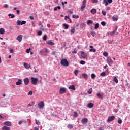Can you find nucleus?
<instances>
[{
  "label": "nucleus",
  "instance_id": "nucleus-57",
  "mask_svg": "<svg viewBox=\"0 0 130 130\" xmlns=\"http://www.w3.org/2000/svg\"><path fill=\"white\" fill-rule=\"evenodd\" d=\"M29 19H30V20H34V17L30 16Z\"/></svg>",
  "mask_w": 130,
  "mask_h": 130
},
{
  "label": "nucleus",
  "instance_id": "nucleus-17",
  "mask_svg": "<svg viewBox=\"0 0 130 130\" xmlns=\"http://www.w3.org/2000/svg\"><path fill=\"white\" fill-rule=\"evenodd\" d=\"M69 89L70 90H73L74 91H75L76 90V87H75V85H72L69 87Z\"/></svg>",
  "mask_w": 130,
  "mask_h": 130
},
{
  "label": "nucleus",
  "instance_id": "nucleus-54",
  "mask_svg": "<svg viewBox=\"0 0 130 130\" xmlns=\"http://www.w3.org/2000/svg\"><path fill=\"white\" fill-rule=\"evenodd\" d=\"M25 24H26V21L23 20L21 22V25H25Z\"/></svg>",
  "mask_w": 130,
  "mask_h": 130
},
{
  "label": "nucleus",
  "instance_id": "nucleus-1",
  "mask_svg": "<svg viewBox=\"0 0 130 130\" xmlns=\"http://www.w3.org/2000/svg\"><path fill=\"white\" fill-rule=\"evenodd\" d=\"M61 64L63 67H69V61L66 59H63L61 60Z\"/></svg>",
  "mask_w": 130,
  "mask_h": 130
},
{
  "label": "nucleus",
  "instance_id": "nucleus-3",
  "mask_svg": "<svg viewBox=\"0 0 130 130\" xmlns=\"http://www.w3.org/2000/svg\"><path fill=\"white\" fill-rule=\"evenodd\" d=\"M38 107L40 109H42V108H44V102L41 101L38 104Z\"/></svg>",
  "mask_w": 130,
  "mask_h": 130
},
{
  "label": "nucleus",
  "instance_id": "nucleus-47",
  "mask_svg": "<svg viewBox=\"0 0 130 130\" xmlns=\"http://www.w3.org/2000/svg\"><path fill=\"white\" fill-rule=\"evenodd\" d=\"M103 56H108V53H107V52H105L103 53Z\"/></svg>",
  "mask_w": 130,
  "mask_h": 130
},
{
  "label": "nucleus",
  "instance_id": "nucleus-53",
  "mask_svg": "<svg viewBox=\"0 0 130 130\" xmlns=\"http://www.w3.org/2000/svg\"><path fill=\"white\" fill-rule=\"evenodd\" d=\"M4 8H5V9H8V8H9V5H8L7 4H5L4 5Z\"/></svg>",
  "mask_w": 130,
  "mask_h": 130
},
{
  "label": "nucleus",
  "instance_id": "nucleus-11",
  "mask_svg": "<svg viewBox=\"0 0 130 130\" xmlns=\"http://www.w3.org/2000/svg\"><path fill=\"white\" fill-rule=\"evenodd\" d=\"M87 122H88V119L87 118H83L81 120V123L83 124H87Z\"/></svg>",
  "mask_w": 130,
  "mask_h": 130
},
{
  "label": "nucleus",
  "instance_id": "nucleus-2",
  "mask_svg": "<svg viewBox=\"0 0 130 130\" xmlns=\"http://www.w3.org/2000/svg\"><path fill=\"white\" fill-rule=\"evenodd\" d=\"M87 3V1L83 0L82 2V5L81 7V11L83 12L84 10L85 9V8H86V4Z\"/></svg>",
  "mask_w": 130,
  "mask_h": 130
},
{
  "label": "nucleus",
  "instance_id": "nucleus-46",
  "mask_svg": "<svg viewBox=\"0 0 130 130\" xmlns=\"http://www.w3.org/2000/svg\"><path fill=\"white\" fill-rule=\"evenodd\" d=\"M91 35H92V36H93V37H94V36H95V35H96V32L95 31H92L91 32Z\"/></svg>",
  "mask_w": 130,
  "mask_h": 130
},
{
  "label": "nucleus",
  "instance_id": "nucleus-45",
  "mask_svg": "<svg viewBox=\"0 0 130 130\" xmlns=\"http://www.w3.org/2000/svg\"><path fill=\"white\" fill-rule=\"evenodd\" d=\"M80 64L84 65V64H85V63H86V62H85V61H84V60H81V61H80Z\"/></svg>",
  "mask_w": 130,
  "mask_h": 130
},
{
  "label": "nucleus",
  "instance_id": "nucleus-4",
  "mask_svg": "<svg viewBox=\"0 0 130 130\" xmlns=\"http://www.w3.org/2000/svg\"><path fill=\"white\" fill-rule=\"evenodd\" d=\"M38 82V79L34 77L31 78V83L33 85H36Z\"/></svg>",
  "mask_w": 130,
  "mask_h": 130
},
{
  "label": "nucleus",
  "instance_id": "nucleus-9",
  "mask_svg": "<svg viewBox=\"0 0 130 130\" xmlns=\"http://www.w3.org/2000/svg\"><path fill=\"white\" fill-rule=\"evenodd\" d=\"M114 119H115V117L114 116H112L108 118L107 121H108V122H110L111 121H113Z\"/></svg>",
  "mask_w": 130,
  "mask_h": 130
},
{
  "label": "nucleus",
  "instance_id": "nucleus-10",
  "mask_svg": "<svg viewBox=\"0 0 130 130\" xmlns=\"http://www.w3.org/2000/svg\"><path fill=\"white\" fill-rule=\"evenodd\" d=\"M23 39V35H19L17 38H16L17 40L19 41V42H21L22 41V39Z\"/></svg>",
  "mask_w": 130,
  "mask_h": 130
},
{
  "label": "nucleus",
  "instance_id": "nucleus-15",
  "mask_svg": "<svg viewBox=\"0 0 130 130\" xmlns=\"http://www.w3.org/2000/svg\"><path fill=\"white\" fill-rule=\"evenodd\" d=\"M81 77L87 80L88 79V75L85 73H83L81 74Z\"/></svg>",
  "mask_w": 130,
  "mask_h": 130
},
{
  "label": "nucleus",
  "instance_id": "nucleus-8",
  "mask_svg": "<svg viewBox=\"0 0 130 130\" xmlns=\"http://www.w3.org/2000/svg\"><path fill=\"white\" fill-rule=\"evenodd\" d=\"M81 53L82 58L86 59V58H87V56H88L87 54L86 53H85L84 52H81Z\"/></svg>",
  "mask_w": 130,
  "mask_h": 130
},
{
  "label": "nucleus",
  "instance_id": "nucleus-7",
  "mask_svg": "<svg viewBox=\"0 0 130 130\" xmlns=\"http://www.w3.org/2000/svg\"><path fill=\"white\" fill-rule=\"evenodd\" d=\"M107 61L109 66H110L111 64H112V63H113V61L112 60V59H111V58L110 57L107 58Z\"/></svg>",
  "mask_w": 130,
  "mask_h": 130
},
{
  "label": "nucleus",
  "instance_id": "nucleus-6",
  "mask_svg": "<svg viewBox=\"0 0 130 130\" xmlns=\"http://www.w3.org/2000/svg\"><path fill=\"white\" fill-rule=\"evenodd\" d=\"M103 3L105 6H108L109 4L112 3V0H103Z\"/></svg>",
  "mask_w": 130,
  "mask_h": 130
},
{
  "label": "nucleus",
  "instance_id": "nucleus-21",
  "mask_svg": "<svg viewBox=\"0 0 130 130\" xmlns=\"http://www.w3.org/2000/svg\"><path fill=\"white\" fill-rule=\"evenodd\" d=\"M71 32L72 34H74L76 32V29L75 28V27H72L71 29Z\"/></svg>",
  "mask_w": 130,
  "mask_h": 130
},
{
  "label": "nucleus",
  "instance_id": "nucleus-31",
  "mask_svg": "<svg viewBox=\"0 0 130 130\" xmlns=\"http://www.w3.org/2000/svg\"><path fill=\"white\" fill-rule=\"evenodd\" d=\"M35 121H36V124H37V125H40V124H41V123H40V121H39V120H37V119H35Z\"/></svg>",
  "mask_w": 130,
  "mask_h": 130
},
{
  "label": "nucleus",
  "instance_id": "nucleus-52",
  "mask_svg": "<svg viewBox=\"0 0 130 130\" xmlns=\"http://www.w3.org/2000/svg\"><path fill=\"white\" fill-rule=\"evenodd\" d=\"M34 104H35V103H34V102H32L31 103H30L29 104V106H33V105H34Z\"/></svg>",
  "mask_w": 130,
  "mask_h": 130
},
{
  "label": "nucleus",
  "instance_id": "nucleus-55",
  "mask_svg": "<svg viewBox=\"0 0 130 130\" xmlns=\"http://www.w3.org/2000/svg\"><path fill=\"white\" fill-rule=\"evenodd\" d=\"M72 53H74V54H76V53H77V50L76 49H75L74 50V51H72Z\"/></svg>",
  "mask_w": 130,
  "mask_h": 130
},
{
  "label": "nucleus",
  "instance_id": "nucleus-40",
  "mask_svg": "<svg viewBox=\"0 0 130 130\" xmlns=\"http://www.w3.org/2000/svg\"><path fill=\"white\" fill-rule=\"evenodd\" d=\"M37 35H38V36H41V35H42V31H39L37 32Z\"/></svg>",
  "mask_w": 130,
  "mask_h": 130
},
{
  "label": "nucleus",
  "instance_id": "nucleus-44",
  "mask_svg": "<svg viewBox=\"0 0 130 130\" xmlns=\"http://www.w3.org/2000/svg\"><path fill=\"white\" fill-rule=\"evenodd\" d=\"M101 76L102 77H105L106 76V74L104 72H103L101 74Z\"/></svg>",
  "mask_w": 130,
  "mask_h": 130
},
{
  "label": "nucleus",
  "instance_id": "nucleus-19",
  "mask_svg": "<svg viewBox=\"0 0 130 130\" xmlns=\"http://www.w3.org/2000/svg\"><path fill=\"white\" fill-rule=\"evenodd\" d=\"M22 84V79H18V81L16 83V85H20Z\"/></svg>",
  "mask_w": 130,
  "mask_h": 130
},
{
  "label": "nucleus",
  "instance_id": "nucleus-42",
  "mask_svg": "<svg viewBox=\"0 0 130 130\" xmlns=\"http://www.w3.org/2000/svg\"><path fill=\"white\" fill-rule=\"evenodd\" d=\"M92 92H93V90L92 89V88L89 89L88 91V94H92Z\"/></svg>",
  "mask_w": 130,
  "mask_h": 130
},
{
  "label": "nucleus",
  "instance_id": "nucleus-61",
  "mask_svg": "<svg viewBox=\"0 0 130 130\" xmlns=\"http://www.w3.org/2000/svg\"><path fill=\"white\" fill-rule=\"evenodd\" d=\"M10 53H13L14 52V50L13 49H10Z\"/></svg>",
  "mask_w": 130,
  "mask_h": 130
},
{
  "label": "nucleus",
  "instance_id": "nucleus-30",
  "mask_svg": "<svg viewBox=\"0 0 130 130\" xmlns=\"http://www.w3.org/2000/svg\"><path fill=\"white\" fill-rule=\"evenodd\" d=\"M96 95L98 96V98H101L102 99V97H103V96L102 95V94H101L100 93H98L96 94Z\"/></svg>",
  "mask_w": 130,
  "mask_h": 130
},
{
  "label": "nucleus",
  "instance_id": "nucleus-51",
  "mask_svg": "<svg viewBox=\"0 0 130 130\" xmlns=\"http://www.w3.org/2000/svg\"><path fill=\"white\" fill-rule=\"evenodd\" d=\"M101 25H102V26H105V25H106V23H105V21H102V22H101Z\"/></svg>",
  "mask_w": 130,
  "mask_h": 130
},
{
  "label": "nucleus",
  "instance_id": "nucleus-14",
  "mask_svg": "<svg viewBox=\"0 0 130 130\" xmlns=\"http://www.w3.org/2000/svg\"><path fill=\"white\" fill-rule=\"evenodd\" d=\"M4 125H6L7 126H12V123L9 121H6L4 122Z\"/></svg>",
  "mask_w": 130,
  "mask_h": 130
},
{
  "label": "nucleus",
  "instance_id": "nucleus-35",
  "mask_svg": "<svg viewBox=\"0 0 130 130\" xmlns=\"http://www.w3.org/2000/svg\"><path fill=\"white\" fill-rule=\"evenodd\" d=\"M43 39L45 41H46V40H47V36H46V35H45L43 38Z\"/></svg>",
  "mask_w": 130,
  "mask_h": 130
},
{
  "label": "nucleus",
  "instance_id": "nucleus-56",
  "mask_svg": "<svg viewBox=\"0 0 130 130\" xmlns=\"http://www.w3.org/2000/svg\"><path fill=\"white\" fill-rule=\"evenodd\" d=\"M33 94V92L32 91H30L28 93V95H32Z\"/></svg>",
  "mask_w": 130,
  "mask_h": 130
},
{
  "label": "nucleus",
  "instance_id": "nucleus-18",
  "mask_svg": "<svg viewBox=\"0 0 130 130\" xmlns=\"http://www.w3.org/2000/svg\"><path fill=\"white\" fill-rule=\"evenodd\" d=\"M113 78V82H115V83H116V84H117L118 83V79H117V77L116 76H114Z\"/></svg>",
  "mask_w": 130,
  "mask_h": 130
},
{
  "label": "nucleus",
  "instance_id": "nucleus-50",
  "mask_svg": "<svg viewBox=\"0 0 130 130\" xmlns=\"http://www.w3.org/2000/svg\"><path fill=\"white\" fill-rule=\"evenodd\" d=\"M102 14H103V15L104 16H106V11L103 10V11H102Z\"/></svg>",
  "mask_w": 130,
  "mask_h": 130
},
{
  "label": "nucleus",
  "instance_id": "nucleus-38",
  "mask_svg": "<svg viewBox=\"0 0 130 130\" xmlns=\"http://www.w3.org/2000/svg\"><path fill=\"white\" fill-rule=\"evenodd\" d=\"M78 73H79V70H75L74 71V74L75 75V76H78Z\"/></svg>",
  "mask_w": 130,
  "mask_h": 130
},
{
  "label": "nucleus",
  "instance_id": "nucleus-63",
  "mask_svg": "<svg viewBox=\"0 0 130 130\" xmlns=\"http://www.w3.org/2000/svg\"><path fill=\"white\" fill-rule=\"evenodd\" d=\"M68 13H70V14H73V12L71 10H68Z\"/></svg>",
  "mask_w": 130,
  "mask_h": 130
},
{
  "label": "nucleus",
  "instance_id": "nucleus-25",
  "mask_svg": "<svg viewBox=\"0 0 130 130\" xmlns=\"http://www.w3.org/2000/svg\"><path fill=\"white\" fill-rule=\"evenodd\" d=\"M23 66L25 69H29L30 66H29V64H27V63H24Z\"/></svg>",
  "mask_w": 130,
  "mask_h": 130
},
{
  "label": "nucleus",
  "instance_id": "nucleus-12",
  "mask_svg": "<svg viewBox=\"0 0 130 130\" xmlns=\"http://www.w3.org/2000/svg\"><path fill=\"white\" fill-rule=\"evenodd\" d=\"M39 26H40L39 29L41 30V31H42L43 32H44L45 31V29L43 28V25L41 24V22L39 23Z\"/></svg>",
  "mask_w": 130,
  "mask_h": 130
},
{
  "label": "nucleus",
  "instance_id": "nucleus-26",
  "mask_svg": "<svg viewBox=\"0 0 130 130\" xmlns=\"http://www.w3.org/2000/svg\"><path fill=\"white\" fill-rule=\"evenodd\" d=\"M72 18H73V19H79V15L74 14L72 16Z\"/></svg>",
  "mask_w": 130,
  "mask_h": 130
},
{
  "label": "nucleus",
  "instance_id": "nucleus-64",
  "mask_svg": "<svg viewBox=\"0 0 130 130\" xmlns=\"http://www.w3.org/2000/svg\"><path fill=\"white\" fill-rule=\"evenodd\" d=\"M39 128H38V127H35V130H39Z\"/></svg>",
  "mask_w": 130,
  "mask_h": 130
},
{
  "label": "nucleus",
  "instance_id": "nucleus-24",
  "mask_svg": "<svg viewBox=\"0 0 130 130\" xmlns=\"http://www.w3.org/2000/svg\"><path fill=\"white\" fill-rule=\"evenodd\" d=\"M10 127L4 126L2 127V130H10Z\"/></svg>",
  "mask_w": 130,
  "mask_h": 130
},
{
  "label": "nucleus",
  "instance_id": "nucleus-49",
  "mask_svg": "<svg viewBox=\"0 0 130 130\" xmlns=\"http://www.w3.org/2000/svg\"><path fill=\"white\" fill-rule=\"evenodd\" d=\"M112 19H113V21H117V20H118V18L116 17H114V16H113L112 17Z\"/></svg>",
  "mask_w": 130,
  "mask_h": 130
},
{
  "label": "nucleus",
  "instance_id": "nucleus-62",
  "mask_svg": "<svg viewBox=\"0 0 130 130\" xmlns=\"http://www.w3.org/2000/svg\"><path fill=\"white\" fill-rule=\"evenodd\" d=\"M45 53H47V52H48V49H45Z\"/></svg>",
  "mask_w": 130,
  "mask_h": 130
},
{
  "label": "nucleus",
  "instance_id": "nucleus-28",
  "mask_svg": "<svg viewBox=\"0 0 130 130\" xmlns=\"http://www.w3.org/2000/svg\"><path fill=\"white\" fill-rule=\"evenodd\" d=\"M8 16L9 18H11L12 19H13V18H15V16L14 14H12L11 13L8 14Z\"/></svg>",
  "mask_w": 130,
  "mask_h": 130
},
{
  "label": "nucleus",
  "instance_id": "nucleus-5",
  "mask_svg": "<svg viewBox=\"0 0 130 130\" xmlns=\"http://www.w3.org/2000/svg\"><path fill=\"white\" fill-rule=\"evenodd\" d=\"M59 93L60 94H64V93H67V89L64 87L61 88L60 89Z\"/></svg>",
  "mask_w": 130,
  "mask_h": 130
},
{
  "label": "nucleus",
  "instance_id": "nucleus-29",
  "mask_svg": "<svg viewBox=\"0 0 130 130\" xmlns=\"http://www.w3.org/2000/svg\"><path fill=\"white\" fill-rule=\"evenodd\" d=\"M67 127L68 128H70V129H72V128H73V127H74V126H73V124H68V126H67Z\"/></svg>",
  "mask_w": 130,
  "mask_h": 130
},
{
  "label": "nucleus",
  "instance_id": "nucleus-23",
  "mask_svg": "<svg viewBox=\"0 0 130 130\" xmlns=\"http://www.w3.org/2000/svg\"><path fill=\"white\" fill-rule=\"evenodd\" d=\"M94 106V104H93L92 103H89L88 104V107L89 108H93Z\"/></svg>",
  "mask_w": 130,
  "mask_h": 130
},
{
  "label": "nucleus",
  "instance_id": "nucleus-41",
  "mask_svg": "<svg viewBox=\"0 0 130 130\" xmlns=\"http://www.w3.org/2000/svg\"><path fill=\"white\" fill-rule=\"evenodd\" d=\"M89 51L90 52H96V50H95V49H90L89 50Z\"/></svg>",
  "mask_w": 130,
  "mask_h": 130
},
{
  "label": "nucleus",
  "instance_id": "nucleus-60",
  "mask_svg": "<svg viewBox=\"0 0 130 130\" xmlns=\"http://www.w3.org/2000/svg\"><path fill=\"white\" fill-rule=\"evenodd\" d=\"M16 12H17V15H19V14H20V10H16Z\"/></svg>",
  "mask_w": 130,
  "mask_h": 130
},
{
  "label": "nucleus",
  "instance_id": "nucleus-58",
  "mask_svg": "<svg viewBox=\"0 0 130 130\" xmlns=\"http://www.w3.org/2000/svg\"><path fill=\"white\" fill-rule=\"evenodd\" d=\"M26 53H30V49H27L26 51Z\"/></svg>",
  "mask_w": 130,
  "mask_h": 130
},
{
  "label": "nucleus",
  "instance_id": "nucleus-22",
  "mask_svg": "<svg viewBox=\"0 0 130 130\" xmlns=\"http://www.w3.org/2000/svg\"><path fill=\"white\" fill-rule=\"evenodd\" d=\"M0 34H1L2 35L3 34H5V29H4L3 28H0Z\"/></svg>",
  "mask_w": 130,
  "mask_h": 130
},
{
  "label": "nucleus",
  "instance_id": "nucleus-36",
  "mask_svg": "<svg viewBox=\"0 0 130 130\" xmlns=\"http://www.w3.org/2000/svg\"><path fill=\"white\" fill-rule=\"evenodd\" d=\"M78 113H77V112H74V117H78Z\"/></svg>",
  "mask_w": 130,
  "mask_h": 130
},
{
  "label": "nucleus",
  "instance_id": "nucleus-27",
  "mask_svg": "<svg viewBox=\"0 0 130 130\" xmlns=\"http://www.w3.org/2000/svg\"><path fill=\"white\" fill-rule=\"evenodd\" d=\"M63 27H64V29L66 30H68V29H69V25L64 23L63 24Z\"/></svg>",
  "mask_w": 130,
  "mask_h": 130
},
{
  "label": "nucleus",
  "instance_id": "nucleus-16",
  "mask_svg": "<svg viewBox=\"0 0 130 130\" xmlns=\"http://www.w3.org/2000/svg\"><path fill=\"white\" fill-rule=\"evenodd\" d=\"M116 30H117V28H116L115 30L113 31L111 33V35H117L118 34V32H116Z\"/></svg>",
  "mask_w": 130,
  "mask_h": 130
},
{
  "label": "nucleus",
  "instance_id": "nucleus-39",
  "mask_svg": "<svg viewBox=\"0 0 130 130\" xmlns=\"http://www.w3.org/2000/svg\"><path fill=\"white\" fill-rule=\"evenodd\" d=\"M118 123H119V124H121V123H122V120H121L120 118H119L118 119Z\"/></svg>",
  "mask_w": 130,
  "mask_h": 130
},
{
  "label": "nucleus",
  "instance_id": "nucleus-32",
  "mask_svg": "<svg viewBox=\"0 0 130 130\" xmlns=\"http://www.w3.org/2000/svg\"><path fill=\"white\" fill-rule=\"evenodd\" d=\"M61 9V7L60 6H57L54 8V11H57V10H60Z\"/></svg>",
  "mask_w": 130,
  "mask_h": 130
},
{
  "label": "nucleus",
  "instance_id": "nucleus-33",
  "mask_svg": "<svg viewBox=\"0 0 130 130\" xmlns=\"http://www.w3.org/2000/svg\"><path fill=\"white\" fill-rule=\"evenodd\" d=\"M95 78H96V75H95V74H91V79H92V80H94Z\"/></svg>",
  "mask_w": 130,
  "mask_h": 130
},
{
  "label": "nucleus",
  "instance_id": "nucleus-20",
  "mask_svg": "<svg viewBox=\"0 0 130 130\" xmlns=\"http://www.w3.org/2000/svg\"><path fill=\"white\" fill-rule=\"evenodd\" d=\"M91 14H96V13L97 12V10H96V9L93 8L92 9L91 11H90Z\"/></svg>",
  "mask_w": 130,
  "mask_h": 130
},
{
  "label": "nucleus",
  "instance_id": "nucleus-37",
  "mask_svg": "<svg viewBox=\"0 0 130 130\" xmlns=\"http://www.w3.org/2000/svg\"><path fill=\"white\" fill-rule=\"evenodd\" d=\"M54 42H52V40L49 41V45H54Z\"/></svg>",
  "mask_w": 130,
  "mask_h": 130
},
{
  "label": "nucleus",
  "instance_id": "nucleus-43",
  "mask_svg": "<svg viewBox=\"0 0 130 130\" xmlns=\"http://www.w3.org/2000/svg\"><path fill=\"white\" fill-rule=\"evenodd\" d=\"M87 23L88 24V25H89L90 24H92L93 23V21L92 20H88L87 22Z\"/></svg>",
  "mask_w": 130,
  "mask_h": 130
},
{
  "label": "nucleus",
  "instance_id": "nucleus-34",
  "mask_svg": "<svg viewBox=\"0 0 130 130\" xmlns=\"http://www.w3.org/2000/svg\"><path fill=\"white\" fill-rule=\"evenodd\" d=\"M21 24V21L18 20L17 22H16V24L17 25V26H20Z\"/></svg>",
  "mask_w": 130,
  "mask_h": 130
},
{
  "label": "nucleus",
  "instance_id": "nucleus-13",
  "mask_svg": "<svg viewBox=\"0 0 130 130\" xmlns=\"http://www.w3.org/2000/svg\"><path fill=\"white\" fill-rule=\"evenodd\" d=\"M23 82L25 84V85H26L27 86V85H28L29 84V78H26L23 79Z\"/></svg>",
  "mask_w": 130,
  "mask_h": 130
},
{
  "label": "nucleus",
  "instance_id": "nucleus-59",
  "mask_svg": "<svg viewBox=\"0 0 130 130\" xmlns=\"http://www.w3.org/2000/svg\"><path fill=\"white\" fill-rule=\"evenodd\" d=\"M64 4H68V2H62V6H64Z\"/></svg>",
  "mask_w": 130,
  "mask_h": 130
},
{
  "label": "nucleus",
  "instance_id": "nucleus-48",
  "mask_svg": "<svg viewBox=\"0 0 130 130\" xmlns=\"http://www.w3.org/2000/svg\"><path fill=\"white\" fill-rule=\"evenodd\" d=\"M98 28H99V24L96 23L95 25V29H98Z\"/></svg>",
  "mask_w": 130,
  "mask_h": 130
}]
</instances>
